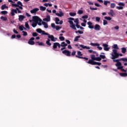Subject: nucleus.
<instances>
[{
  "label": "nucleus",
  "mask_w": 127,
  "mask_h": 127,
  "mask_svg": "<svg viewBox=\"0 0 127 127\" xmlns=\"http://www.w3.org/2000/svg\"><path fill=\"white\" fill-rule=\"evenodd\" d=\"M33 20L34 22H33L32 23V27H36L37 24H38V25H39L40 26L41 25V22H42V20L40 19V18H39L38 16H33Z\"/></svg>",
  "instance_id": "obj_1"
},
{
  "label": "nucleus",
  "mask_w": 127,
  "mask_h": 127,
  "mask_svg": "<svg viewBox=\"0 0 127 127\" xmlns=\"http://www.w3.org/2000/svg\"><path fill=\"white\" fill-rule=\"evenodd\" d=\"M113 52L114 54L112 55V57L111 58V59H116V58H119V56H123L122 54L118 53V51L116 49L113 50Z\"/></svg>",
  "instance_id": "obj_2"
},
{
  "label": "nucleus",
  "mask_w": 127,
  "mask_h": 127,
  "mask_svg": "<svg viewBox=\"0 0 127 127\" xmlns=\"http://www.w3.org/2000/svg\"><path fill=\"white\" fill-rule=\"evenodd\" d=\"M68 22H69V23L70 24V27H71V28H72V29H74V30H76L77 29L76 28V26L75 25V24H74V22H73L72 21L75 20L74 18L69 17L68 18Z\"/></svg>",
  "instance_id": "obj_3"
},
{
  "label": "nucleus",
  "mask_w": 127,
  "mask_h": 127,
  "mask_svg": "<svg viewBox=\"0 0 127 127\" xmlns=\"http://www.w3.org/2000/svg\"><path fill=\"white\" fill-rule=\"evenodd\" d=\"M12 6L13 7H19L20 9H23V7H22V6H23V5L22 4V3H21L20 1H18L17 2V4L12 3Z\"/></svg>",
  "instance_id": "obj_4"
},
{
  "label": "nucleus",
  "mask_w": 127,
  "mask_h": 127,
  "mask_svg": "<svg viewBox=\"0 0 127 127\" xmlns=\"http://www.w3.org/2000/svg\"><path fill=\"white\" fill-rule=\"evenodd\" d=\"M116 59H112L113 60V62H117V63L115 64V65L116 67H117V69H121V66L122 65V63L120 62L121 61V60L117 59L115 60Z\"/></svg>",
  "instance_id": "obj_5"
},
{
  "label": "nucleus",
  "mask_w": 127,
  "mask_h": 127,
  "mask_svg": "<svg viewBox=\"0 0 127 127\" xmlns=\"http://www.w3.org/2000/svg\"><path fill=\"white\" fill-rule=\"evenodd\" d=\"M36 31L38 32V33H42V35H48V33H45V31H43L40 28H38L36 30Z\"/></svg>",
  "instance_id": "obj_6"
},
{
  "label": "nucleus",
  "mask_w": 127,
  "mask_h": 127,
  "mask_svg": "<svg viewBox=\"0 0 127 127\" xmlns=\"http://www.w3.org/2000/svg\"><path fill=\"white\" fill-rule=\"evenodd\" d=\"M63 54H64L66 56L70 57L71 56V52L68 50H65L62 51Z\"/></svg>",
  "instance_id": "obj_7"
},
{
  "label": "nucleus",
  "mask_w": 127,
  "mask_h": 127,
  "mask_svg": "<svg viewBox=\"0 0 127 127\" xmlns=\"http://www.w3.org/2000/svg\"><path fill=\"white\" fill-rule=\"evenodd\" d=\"M33 40H34V37L31 38L28 42V44H29L30 45H34V44H35V43L34 42V41H33Z\"/></svg>",
  "instance_id": "obj_8"
},
{
  "label": "nucleus",
  "mask_w": 127,
  "mask_h": 127,
  "mask_svg": "<svg viewBox=\"0 0 127 127\" xmlns=\"http://www.w3.org/2000/svg\"><path fill=\"white\" fill-rule=\"evenodd\" d=\"M102 46H103L104 50H105V51H109V50H110V47H109L108 44H103Z\"/></svg>",
  "instance_id": "obj_9"
},
{
  "label": "nucleus",
  "mask_w": 127,
  "mask_h": 127,
  "mask_svg": "<svg viewBox=\"0 0 127 127\" xmlns=\"http://www.w3.org/2000/svg\"><path fill=\"white\" fill-rule=\"evenodd\" d=\"M55 21H56V24H63V21L61 20L60 21V19L58 17H56L55 18ZM60 21V22H59Z\"/></svg>",
  "instance_id": "obj_10"
},
{
  "label": "nucleus",
  "mask_w": 127,
  "mask_h": 127,
  "mask_svg": "<svg viewBox=\"0 0 127 127\" xmlns=\"http://www.w3.org/2000/svg\"><path fill=\"white\" fill-rule=\"evenodd\" d=\"M48 36V38H50L51 40V41H53L54 42H55L56 41V40H55V38H54V36L51 35L48 33V35H46Z\"/></svg>",
  "instance_id": "obj_11"
},
{
  "label": "nucleus",
  "mask_w": 127,
  "mask_h": 127,
  "mask_svg": "<svg viewBox=\"0 0 127 127\" xmlns=\"http://www.w3.org/2000/svg\"><path fill=\"white\" fill-rule=\"evenodd\" d=\"M93 28H94L95 30L99 31V30H101V26L99 24H95Z\"/></svg>",
  "instance_id": "obj_12"
},
{
  "label": "nucleus",
  "mask_w": 127,
  "mask_h": 127,
  "mask_svg": "<svg viewBox=\"0 0 127 127\" xmlns=\"http://www.w3.org/2000/svg\"><path fill=\"white\" fill-rule=\"evenodd\" d=\"M87 24L88 25V28H90V29H93V28H94V25H93V23L92 22H88Z\"/></svg>",
  "instance_id": "obj_13"
},
{
  "label": "nucleus",
  "mask_w": 127,
  "mask_h": 127,
  "mask_svg": "<svg viewBox=\"0 0 127 127\" xmlns=\"http://www.w3.org/2000/svg\"><path fill=\"white\" fill-rule=\"evenodd\" d=\"M86 63L90 64L91 65H96V62L94 61L93 60H89L88 62H86Z\"/></svg>",
  "instance_id": "obj_14"
},
{
  "label": "nucleus",
  "mask_w": 127,
  "mask_h": 127,
  "mask_svg": "<svg viewBox=\"0 0 127 127\" xmlns=\"http://www.w3.org/2000/svg\"><path fill=\"white\" fill-rule=\"evenodd\" d=\"M56 15L62 17V16H64V13H63V12H62V11H59V13H56Z\"/></svg>",
  "instance_id": "obj_15"
},
{
  "label": "nucleus",
  "mask_w": 127,
  "mask_h": 127,
  "mask_svg": "<svg viewBox=\"0 0 127 127\" xmlns=\"http://www.w3.org/2000/svg\"><path fill=\"white\" fill-rule=\"evenodd\" d=\"M38 10H39V8H35L34 9L31 10L30 12L31 13H36Z\"/></svg>",
  "instance_id": "obj_16"
},
{
  "label": "nucleus",
  "mask_w": 127,
  "mask_h": 127,
  "mask_svg": "<svg viewBox=\"0 0 127 127\" xmlns=\"http://www.w3.org/2000/svg\"><path fill=\"white\" fill-rule=\"evenodd\" d=\"M108 14L111 15V16H114V15H116V13L114 12V10L111 9L110 12H108Z\"/></svg>",
  "instance_id": "obj_17"
},
{
  "label": "nucleus",
  "mask_w": 127,
  "mask_h": 127,
  "mask_svg": "<svg viewBox=\"0 0 127 127\" xmlns=\"http://www.w3.org/2000/svg\"><path fill=\"white\" fill-rule=\"evenodd\" d=\"M75 57H76V58H79V59H85V60H86V61H88L89 60V58H88L80 57L77 55H76Z\"/></svg>",
  "instance_id": "obj_18"
},
{
  "label": "nucleus",
  "mask_w": 127,
  "mask_h": 127,
  "mask_svg": "<svg viewBox=\"0 0 127 127\" xmlns=\"http://www.w3.org/2000/svg\"><path fill=\"white\" fill-rule=\"evenodd\" d=\"M24 18H25V16L22 15H19V21H22Z\"/></svg>",
  "instance_id": "obj_19"
},
{
  "label": "nucleus",
  "mask_w": 127,
  "mask_h": 127,
  "mask_svg": "<svg viewBox=\"0 0 127 127\" xmlns=\"http://www.w3.org/2000/svg\"><path fill=\"white\" fill-rule=\"evenodd\" d=\"M43 24V26H44L45 28H48V24L45 22H43L42 20L41 22V25Z\"/></svg>",
  "instance_id": "obj_20"
},
{
  "label": "nucleus",
  "mask_w": 127,
  "mask_h": 127,
  "mask_svg": "<svg viewBox=\"0 0 127 127\" xmlns=\"http://www.w3.org/2000/svg\"><path fill=\"white\" fill-rule=\"evenodd\" d=\"M80 47L83 48V49H90V48L89 47H87L86 46H84V45H80Z\"/></svg>",
  "instance_id": "obj_21"
},
{
  "label": "nucleus",
  "mask_w": 127,
  "mask_h": 127,
  "mask_svg": "<svg viewBox=\"0 0 127 127\" xmlns=\"http://www.w3.org/2000/svg\"><path fill=\"white\" fill-rule=\"evenodd\" d=\"M44 21H50V16L47 15L46 18L43 19Z\"/></svg>",
  "instance_id": "obj_22"
},
{
  "label": "nucleus",
  "mask_w": 127,
  "mask_h": 127,
  "mask_svg": "<svg viewBox=\"0 0 127 127\" xmlns=\"http://www.w3.org/2000/svg\"><path fill=\"white\" fill-rule=\"evenodd\" d=\"M58 46V42L54 43L53 46V49H56Z\"/></svg>",
  "instance_id": "obj_23"
},
{
  "label": "nucleus",
  "mask_w": 127,
  "mask_h": 127,
  "mask_svg": "<svg viewBox=\"0 0 127 127\" xmlns=\"http://www.w3.org/2000/svg\"><path fill=\"white\" fill-rule=\"evenodd\" d=\"M123 68H124V66L122 65V64H121V66H120V68H118V69L121 70L122 72H127V70L124 69Z\"/></svg>",
  "instance_id": "obj_24"
},
{
  "label": "nucleus",
  "mask_w": 127,
  "mask_h": 127,
  "mask_svg": "<svg viewBox=\"0 0 127 127\" xmlns=\"http://www.w3.org/2000/svg\"><path fill=\"white\" fill-rule=\"evenodd\" d=\"M67 45L68 44H66L65 42H62V44H61L62 47H66V46H67Z\"/></svg>",
  "instance_id": "obj_25"
},
{
  "label": "nucleus",
  "mask_w": 127,
  "mask_h": 127,
  "mask_svg": "<svg viewBox=\"0 0 127 127\" xmlns=\"http://www.w3.org/2000/svg\"><path fill=\"white\" fill-rule=\"evenodd\" d=\"M81 36H77L74 38V41H79V38H80Z\"/></svg>",
  "instance_id": "obj_26"
},
{
  "label": "nucleus",
  "mask_w": 127,
  "mask_h": 127,
  "mask_svg": "<svg viewBox=\"0 0 127 127\" xmlns=\"http://www.w3.org/2000/svg\"><path fill=\"white\" fill-rule=\"evenodd\" d=\"M23 29L26 30V28H25L24 27H23V25H21L19 27V30H20L21 31H23Z\"/></svg>",
  "instance_id": "obj_27"
},
{
  "label": "nucleus",
  "mask_w": 127,
  "mask_h": 127,
  "mask_svg": "<svg viewBox=\"0 0 127 127\" xmlns=\"http://www.w3.org/2000/svg\"><path fill=\"white\" fill-rule=\"evenodd\" d=\"M46 44L49 46H51V43H50V39H48L47 41L46 42Z\"/></svg>",
  "instance_id": "obj_28"
},
{
  "label": "nucleus",
  "mask_w": 127,
  "mask_h": 127,
  "mask_svg": "<svg viewBox=\"0 0 127 127\" xmlns=\"http://www.w3.org/2000/svg\"><path fill=\"white\" fill-rule=\"evenodd\" d=\"M90 45L91 46H100V44L98 43H91Z\"/></svg>",
  "instance_id": "obj_29"
},
{
  "label": "nucleus",
  "mask_w": 127,
  "mask_h": 127,
  "mask_svg": "<svg viewBox=\"0 0 127 127\" xmlns=\"http://www.w3.org/2000/svg\"><path fill=\"white\" fill-rule=\"evenodd\" d=\"M40 10H42V11H44V10H46V7H44L43 6H40Z\"/></svg>",
  "instance_id": "obj_30"
},
{
  "label": "nucleus",
  "mask_w": 127,
  "mask_h": 127,
  "mask_svg": "<svg viewBox=\"0 0 127 127\" xmlns=\"http://www.w3.org/2000/svg\"><path fill=\"white\" fill-rule=\"evenodd\" d=\"M0 19H2V20H3L4 21H6V20H7V18L6 17L1 16L0 17Z\"/></svg>",
  "instance_id": "obj_31"
},
{
  "label": "nucleus",
  "mask_w": 127,
  "mask_h": 127,
  "mask_svg": "<svg viewBox=\"0 0 127 127\" xmlns=\"http://www.w3.org/2000/svg\"><path fill=\"white\" fill-rule=\"evenodd\" d=\"M90 57L91 58V60L95 61L96 60V57L95 55H91Z\"/></svg>",
  "instance_id": "obj_32"
},
{
  "label": "nucleus",
  "mask_w": 127,
  "mask_h": 127,
  "mask_svg": "<svg viewBox=\"0 0 127 127\" xmlns=\"http://www.w3.org/2000/svg\"><path fill=\"white\" fill-rule=\"evenodd\" d=\"M6 7H7L6 6V5L5 4H3L1 6V9L2 10H3L5 8H6Z\"/></svg>",
  "instance_id": "obj_33"
},
{
  "label": "nucleus",
  "mask_w": 127,
  "mask_h": 127,
  "mask_svg": "<svg viewBox=\"0 0 127 127\" xmlns=\"http://www.w3.org/2000/svg\"><path fill=\"white\" fill-rule=\"evenodd\" d=\"M120 76L122 77H126L127 76V73H120Z\"/></svg>",
  "instance_id": "obj_34"
},
{
  "label": "nucleus",
  "mask_w": 127,
  "mask_h": 127,
  "mask_svg": "<svg viewBox=\"0 0 127 127\" xmlns=\"http://www.w3.org/2000/svg\"><path fill=\"white\" fill-rule=\"evenodd\" d=\"M121 49H122V53H126L127 52V48H122Z\"/></svg>",
  "instance_id": "obj_35"
},
{
  "label": "nucleus",
  "mask_w": 127,
  "mask_h": 127,
  "mask_svg": "<svg viewBox=\"0 0 127 127\" xmlns=\"http://www.w3.org/2000/svg\"><path fill=\"white\" fill-rule=\"evenodd\" d=\"M25 26L26 28L29 29V25L28 24V22H26L25 24Z\"/></svg>",
  "instance_id": "obj_36"
},
{
  "label": "nucleus",
  "mask_w": 127,
  "mask_h": 127,
  "mask_svg": "<svg viewBox=\"0 0 127 127\" xmlns=\"http://www.w3.org/2000/svg\"><path fill=\"white\" fill-rule=\"evenodd\" d=\"M77 56H80V57H81V56H83V54H82V53L81 52V51H79L77 52Z\"/></svg>",
  "instance_id": "obj_37"
},
{
  "label": "nucleus",
  "mask_w": 127,
  "mask_h": 127,
  "mask_svg": "<svg viewBox=\"0 0 127 127\" xmlns=\"http://www.w3.org/2000/svg\"><path fill=\"white\" fill-rule=\"evenodd\" d=\"M36 43H38L40 46H44V43L43 42H36Z\"/></svg>",
  "instance_id": "obj_38"
},
{
  "label": "nucleus",
  "mask_w": 127,
  "mask_h": 127,
  "mask_svg": "<svg viewBox=\"0 0 127 127\" xmlns=\"http://www.w3.org/2000/svg\"><path fill=\"white\" fill-rule=\"evenodd\" d=\"M111 7L112 8H115V7H116V3H112L111 4Z\"/></svg>",
  "instance_id": "obj_39"
},
{
  "label": "nucleus",
  "mask_w": 127,
  "mask_h": 127,
  "mask_svg": "<svg viewBox=\"0 0 127 127\" xmlns=\"http://www.w3.org/2000/svg\"><path fill=\"white\" fill-rule=\"evenodd\" d=\"M118 5H120V6H125V3L122 2H120L118 3Z\"/></svg>",
  "instance_id": "obj_40"
},
{
  "label": "nucleus",
  "mask_w": 127,
  "mask_h": 127,
  "mask_svg": "<svg viewBox=\"0 0 127 127\" xmlns=\"http://www.w3.org/2000/svg\"><path fill=\"white\" fill-rule=\"evenodd\" d=\"M119 60H121V61H124V62H127V58H122L121 59H119Z\"/></svg>",
  "instance_id": "obj_41"
},
{
  "label": "nucleus",
  "mask_w": 127,
  "mask_h": 127,
  "mask_svg": "<svg viewBox=\"0 0 127 127\" xmlns=\"http://www.w3.org/2000/svg\"><path fill=\"white\" fill-rule=\"evenodd\" d=\"M100 57L101 58V60H102V59H106V56L105 55H100Z\"/></svg>",
  "instance_id": "obj_42"
},
{
  "label": "nucleus",
  "mask_w": 127,
  "mask_h": 127,
  "mask_svg": "<svg viewBox=\"0 0 127 127\" xmlns=\"http://www.w3.org/2000/svg\"><path fill=\"white\" fill-rule=\"evenodd\" d=\"M104 18L107 20H112V18L111 17L105 16Z\"/></svg>",
  "instance_id": "obj_43"
},
{
  "label": "nucleus",
  "mask_w": 127,
  "mask_h": 127,
  "mask_svg": "<svg viewBox=\"0 0 127 127\" xmlns=\"http://www.w3.org/2000/svg\"><path fill=\"white\" fill-rule=\"evenodd\" d=\"M116 8L120 10L121 9H124V7L123 6H117Z\"/></svg>",
  "instance_id": "obj_44"
},
{
  "label": "nucleus",
  "mask_w": 127,
  "mask_h": 127,
  "mask_svg": "<svg viewBox=\"0 0 127 127\" xmlns=\"http://www.w3.org/2000/svg\"><path fill=\"white\" fill-rule=\"evenodd\" d=\"M59 39L61 40V41H64L65 40V38L63 36H61L59 37Z\"/></svg>",
  "instance_id": "obj_45"
},
{
  "label": "nucleus",
  "mask_w": 127,
  "mask_h": 127,
  "mask_svg": "<svg viewBox=\"0 0 127 127\" xmlns=\"http://www.w3.org/2000/svg\"><path fill=\"white\" fill-rule=\"evenodd\" d=\"M74 22L76 24H79V19L78 18H76L74 20Z\"/></svg>",
  "instance_id": "obj_46"
},
{
  "label": "nucleus",
  "mask_w": 127,
  "mask_h": 127,
  "mask_svg": "<svg viewBox=\"0 0 127 127\" xmlns=\"http://www.w3.org/2000/svg\"><path fill=\"white\" fill-rule=\"evenodd\" d=\"M113 48H114L115 49H119V47H118L117 44H115L113 45Z\"/></svg>",
  "instance_id": "obj_47"
},
{
  "label": "nucleus",
  "mask_w": 127,
  "mask_h": 127,
  "mask_svg": "<svg viewBox=\"0 0 127 127\" xmlns=\"http://www.w3.org/2000/svg\"><path fill=\"white\" fill-rule=\"evenodd\" d=\"M69 15H70V16H75V15H76V13L69 12Z\"/></svg>",
  "instance_id": "obj_48"
},
{
  "label": "nucleus",
  "mask_w": 127,
  "mask_h": 127,
  "mask_svg": "<svg viewBox=\"0 0 127 127\" xmlns=\"http://www.w3.org/2000/svg\"><path fill=\"white\" fill-rule=\"evenodd\" d=\"M32 36L34 37H35L36 36H38V34H37V33L36 32H33L32 33Z\"/></svg>",
  "instance_id": "obj_49"
},
{
  "label": "nucleus",
  "mask_w": 127,
  "mask_h": 127,
  "mask_svg": "<svg viewBox=\"0 0 127 127\" xmlns=\"http://www.w3.org/2000/svg\"><path fill=\"white\" fill-rule=\"evenodd\" d=\"M95 19L96 21H98V22H100V20H101V18H100L99 17H96Z\"/></svg>",
  "instance_id": "obj_50"
},
{
  "label": "nucleus",
  "mask_w": 127,
  "mask_h": 127,
  "mask_svg": "<svg viewBox=\"0 0 127 127\" xmlns=\"http://www.w3.org/2000/svg\"><path fill=\"white\" fill-rule=\"evenodd\" d=\"M95 60L96 61H101V60L100 57H96Z\"/></svg>",
  "instance_id": "obj_51"
},
{
  "label": "nucleus",
  "mask_w": 127,
  "mask_h": 127,
  "mask_svg": "<svg viewBox=\"0 0 127 127\" xmlns=\"http://www.w3.org/2000/svg\"><path fill=\"white\" fill-rule=\"evenodd\" d=\"M108 24V21L103 20V25H107Z\"/></svg>",
  "instance_id": "obj_52"
},
{
  "label": "nucleus",
  "mask_w": 127,
  "mask_h": 127,
  "mask_svg": "<svg viewBox=\"0 0 127 127\" xmlns=\"http://www.w3.org/2000/svg\"><path fill=\"white\" fill-rule=\"evenodd\" d=\"M88 52H89V53H93V54H95L96 53V52L93 51L92 50H89Z\"/></svg>",
  "instance_id": "obj_53"
},
{
  "label": "nucleus",
  "mask_w": 127,
  "mask_h": 127,
  "mask_svg": "<svg viewBox=\"0 0 127 127\" xmlns=\"http://www.w3.org/2000/svg\"><path fill=\"white\" fill-rule=\"evenodd\" d=\"M1 14H7V12L6 11H1Z\"/></svg>",
  "instance_id": "obj_54"
},
{
  "label": "nucleus",
  "mask_w": 127,
  "mask_h": 127,
  "mask_svg": "<svg viewBox=\"0 0 127 127\" xmlns=\"http://www.w3.org/2000/svg\"><path fill=\"white\" fill-rule=\"evenodd\" d=\"M11 14L12 16H14L15 15L14 11H13V9H12L11 11Z\"/></svg>",
  "instance_id": "obj_55"
},
{
  "label": "nucleus",
  "mask_w": 127,
  "mask_h": 127,
  "mask_svg": "<svg viewBox=\"0 0 127 127\" xmlns=\"http://www.w3.org/2000/svg\"><path fill=\"white\" fill-rule=\"evenodd\" d=\"M51 26H52V27L53 28H54V29H55L56 27V26L55 25V23H52L51 24Z\"/></svg>",
  "instance_id": "obj_56"
},
{
  "label": "nucleus",
  "mask_w": 127,
  "mask_h": 127,
  "mask_svg": "<svg viewBox=\"0 0 127 127\" xmlns=\"http://www.w3.org/2000/svg\"><path fill=\"white\" fill-rule=\"evenodd\" d=\"M83 10H79L78 11V14H83Z\"/></svg>",
  "instance_id": "obj_57"
},
{
  "label": "nucleus",
  "mask_w": 127,
  "mask_h": 127,
  "mask_svg": "<svg viewBox=\"0 0 127 127\" xmlns=\"http://www.w3.org/2000/svg\"><path fill=\"white\" fill-rule=\"evenodd\" d=\"M88 15H84V16H82V18H83V19H87V18H88Z\"/></svg>",
  "instance_id": "obj_58"
},
{
  "label": "nucleus",
  "mask_w": 127,
  "mask_h": 127,
  "mask_svg": "<svg viewBox=\"0 0 127 127\" xmlns=\"http://www.w3.org/2000/svg\"><path fill=\"white\" fill-rule=\"evenodd\" d=\"M75 55H76V52L75 51H73V52L71 53V56H75Z\"/></svg>",
  "instance_id": "obj_59"
},
{
  "label": "nucleus",
  "mask_w": 127,
  "mask_h": 127,
  "mask_svg": "<svg viewBox=\"0 0 127 127\" xmlns=\"http://www.w3.org/2000/svg\"><path fill=\"white\" fill-rule=\"evenodd\" d=\"M55 28H56V30H59V29H61V27H60L59 26H56Z\"/></svg>",
  "instance_id": "obj_60"
},
{
  "label": "nucleus",
  "mask_w": 127,
  "mask_h": 127,
  "mask_svg": "<svg viewBox=\"0 0 127 127\" xmlns=\"http://www.w3.org/2000/svg\"><path fill=\"white\" fill-rule=\"evenodd\" d=\"M23 36H26L27 35V32L25 31H22Z\"/></svg>",
  "instance_id": "obj_61"
},
{
  "label": "nucleus",
  "mask_w": 127,
  "mask_h": 127,
  "mask_svg": "<svg viewBox=\"0 0 127 127\" xmlns=\"http://www.w3.org/2000/svg\"><path fill=\"white\" fill-rule=\"evenodd\" d=\"M13 32H14V33H15L16 34H18V32H17V31L15 30V29H13Z\"/></svg>",
  "instance_id": "obj_62"
},
{
  "label": "nucleus",
  "mask_w": 127,
  "mask_h": 127,
  "mask_svg": "<svg viewBox=\"0 0 127 127\" xmlns=\"http://www.w3.org/2000/svg\"><path fill=\"white\" fill-rule=\"evenodd\" d=\"M101 64H102L101 63L95 62V65H98V66H100V65H101Z\"/></svg>",
  "instance_id": "obj_63"
},
{
  "label": "nucleus",
  "mask_w": 127,
  "mask_h": 127,
  "mask_svg": "<svg viewBox=\"0 0 127 127\" xmlns=\"http://www.w3.org/2000/svg\"><path fill=\"white\" fill-rule=\"evenodd\" d=\"M94 4L95 6H98V7L101 6V5L99 4H98L97 3H95Z\"/></svg>",
  "instance_id": "obj_64"
}]
</instances>
